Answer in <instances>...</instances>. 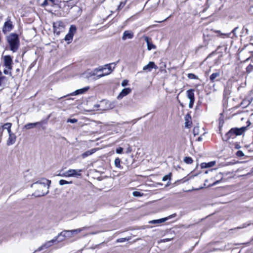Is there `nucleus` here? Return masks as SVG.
<instances>
[{
    "instance_id": "1",
    "label": "nucleus",
    "mask_w": 253,
    "mask_h": 253,
    "mask_svg": "<svg viewBox=\"0 0 253 253\" xmlns=\"http://www.w3.org/2000/svg\"><path fill=\"white\" fill-rule=\"evenodd\" d=\"M51 181L45 178L33 183L31 187L35 190L33 195L36 197H41L46 195L48 193V188Z\"/></svg>"
},
{
    "instance_id": "2",
    "label": "nucleus",
    "mask_w": 253,
    "mask_h": 253,
    "mask_svg": "<svg viewBox=\"0 0 253 253\" xmlns=\"http://www.w3.org/2000/svg\"><path fill=\"white\" fill-rule=\"evenodd\" d=\"M9 49L13 52L17 51L20 45L18 35L15 33H11L6 38Z\"/></svg>"
},
{
    "instance_id": "3",
    "label": "nucleus",
    "mask_w": 253,
    "mask_h": 253,
    "mask_svg": "<svg viewBox=\"0 0 253 253\" xmlns=\"http://www.w3.org/2000/svg\"><path fill=\"white\" fill-rule=\"evenodd\" d=\"M87 228V227H84L74 230H64L58 235L57 238H59L58 242H62L65 239L74 237L75 236L80 233L82 231L86 229Z\"/></svg>"
},
{
    "instance_id": "4",
    "label": "nucleus",
    "mask_w": 253,
    "mask_h": 253,
    "mask_svg": "<svg viewBox=\"0 0 253 253\" xmlns=\"http://www.w3.org/2000/svg\"><path fill=\"white\" fill-rule=\"evenodd\" d=\"M3 59V66L5 67L3 73L5 75H9L12 76L11 71L12 69L13 60L10 55H4L2 56Z\"/></svg>"
},
{
    "instance_id": "5",
    "label": "nucleus",
    "mask_w": 253,
    "mask_h": 253,
    "mask_svg": "<svg viewBox=\"0 0 253 253\" xmlns=\"http://www.w3.org/2000/svg\"><path fill=\"white\" fill-rule=\"evenodd\" d=\"M246 127H242L241 128H231L226 134L224 140L227 141L229 138H234L237 135H241L246 130Z\"/></svg>"
},
{
    "instance_id": "6",
    "label": "nucleus",
    "mask_w": 253,
    "mask_h": 253,
    "mask_svg": "<svg viewBox=\"0 0 253 253\" xmlns=\"http://www.w3.org/2000/svg\"><path fill=\"white\" fill-rule=\"evenodd\" d=\"M76 30L77 28L75 25H72L70 26L69 33L64 38L65 41L67 42L68 43H70L72 42Z\"/></svg>"
},
{
    "instance_id": "7",
    "label": "nucleus",
    "mask_w": 253,
    "mask_h": 253,
    "mask_svg": "<svg viewBox=\"0 0 253 253\" xmlns=\"http://www.w3.org/2000/svg\"><path fill=\"white\" fill-rule=\"evenodd\" d=\"M13 22L9 18H7L6 21L4 23L2 29V32L4 34H6L13 29Z\"/></svg>"
},
{
    "instance_id": "8",
    "label": "nucleus",
    "mask_w": 253,
    "mask_h": 253,
    "mask_svg": "<svg viewBox=\"0 0 253 253\" xmlns=\"http://www.w3.org/2000/svg\"><path fill=\"white\" fill-rule=\"evenodd\" d=\"M53 27L54 32L56 33L57 35H59L60 33L64 29V25L63 22L61 21H58L53 23Z\"/></svg>"
},
{
    "instance_id": "9",
    "label": "nucleus",
    "mask_w": 253,
    "mask_h": 253,
    "mask_svg": "<svg viewBox=\"0 0 253 253\" xmlns=\"http://www.w3.org/2000/svg\"><path fill=\"white\" fill-rule=\"evenodd\" d=\"M115 65H116V64L114 63L109 64H106L105 65V67H107L108 72H106L104 73H102V74L97 75V78L99 79L102 77L109 75L113 71V69L115 68Z\"/></svg>"
},
{
    "instance_id": "10",
    "label": "nucleus",
    "mask_w": 253,
    "mask_h": 253,
    "mask_svg": "<svg viewBox=\"0 0 253 253\" xmlns=\"http://www.w3.org/2000/svg\"><path fill=\"white\" fill-rule=\"evenodd\" d=\"M187 95L190 100L188 106L190 108H192L195 101L194 89L188 90L187 91Z\"/></svg>"
},
{
    "instance_id": "11",
    "label": "nucleus",
    "mask_w": 253,
    "mask_h": 253,
    "mask_svg": "<svg viewBox=\"0 0 253 253\" xmlns=\"http://www.w3.org/2000/svg\"><path fill=\"white\" fill-rule=\"evenodd\" d=\"M103 105H105V107L101 108L102 110H109L114 108L115 105L114 103L108 101L103 100L101 101L99 106L103 107Z\"/></svg>"
},
{
    "instance_id": "12",
    "label": "nucleus",
    "mask_w": 253,
    "mask_h": 253,
    "mask_svg": "<svg viewBox=\"0 0 253 253\" xmlns=\"http://www.w3.org/2000/svg\"><path fill=\"white\" fill-rule=\"evenodd\" d=\"M152 69H158L157 66L152 61L149 62L147 65L144 66L143 68L144 71L149 72H151Z\"/></svg>"
},
{
    "instance_id": "13",
    "label": "nucleus",
    "mask_w": 253,
    "mask_h": 253,
    "mask_svg": "<svg viewBox=\"0 0 253 253\" xmlns=\"http://www.w3.org/2000/svg\"><path fill=\"white\" fill-rule=\"evenodd\" d=\"M82 169H70L68 170V173L70 177H78L81 175Z\"/></svg>"
},
{
    "instance_id": "14",
    "label": "nucleus",
    "mask_w": 253,
    "mask_h": 253,
    "mask_svg": "<svg viewBox=\"0 0 253 253\" xmlns=\"http://www.w3.org/2000/svg\"><path fill=\"white\" fill-rule=\"evenodd\" d=\"M8 135L9 137L7 140L6 144L8 146H10L13 144L15 142L16 136L15 134L12 133V132H11L10 133H8Z\"/></svg>"
},
{
    "instance_id": "15",
    "label": "nucleus",
    "mask_w": 253,
    "mask_h": 253,
    "mask_svg": "<svg viewBox=\"0 0 253 253\" xmlns=\"http://www.w3.org/2000/svg\"><path fill=\"white\" fill-rule=\"evenodd\" d=\"M131 91V89L130 88H125L123 89L122 91L118 95L117 98L122 99L124 96L129 94Z\"/></svg>"
},
{
    "instance_id": "16",
    "label": "nucleus",
    "mask_w": 253,
    "mask_h": 253,
    "mask_svg": "<svg viewBox=\"0 0 253 253\" xmlns=\"http://www.w3.org/2000/svg\"><path fill=\"white\" fill-rule=\"evenodd\" d=\"M238 29V27H236L232 31V32L231 33H227V34L222 33H221V32L220 31H215V32L216 33L220 34V37L221 38H224L223 36H225L227 38H229V37H230V35H231V33H233L234 34V35L236 36V35H235L236 32Z\"/></svg>"
},
{
    "instance_id": "17",
    "label": "nucleus",
    "mask_w": 253,
    "mask_h": 253,
    "mask_svg": "<svg viewBox=\"0 0 253 253\" xmlns=\"http://www.w3.org/2000/svg\"><path fill=\"white\" fill-rule=\"evenodd\" d=\"M133 37V34L131 31H125L122 37V39L123 40H126V39H131Z\"/></svg>"
},
{
    "instance_id": "18",
    "label": "nucleus",
    "mask_w": 253,
    "mask_h": 253,
    "mask_svg": "<svg viewBox=\"0 0 253 253\" xmlns=\"http://www.w3.org/2000/svg\"><path fill=\"white\" fill-rule=\"evenodd\" d=\"M214 181L211 186L215 185L218 183L223 179V174L221 172L218 173L215 177L212 178Z\"/></svg>"
},
{
    "instance_id": "19",
    "label": "nucleus",
    "mask_w": 253,
    "mask_h": 253,
    "mask_svg": "<svg viewBox=\"0 0 253 253\" xmlns=\"http://www.w3.org/2000/svg\"><path fill=\"white\" fill-rule=\"evenodd\" d=\"M59 240V238H57V236L55 237L52 240L46 242L45 243L43 244L45 249H47L50 247H51L54 243L57 242V243Z\"/></svg>"
},
{
    "instance_id": "20",
    "label": "nucleus",
    "mask_w": 253,
    "mask_h": 253,
    "mask_svg": "<svg viewBox=\"0 0 253 253\" xmlns=\"http://www.w3.org/2000/svg\"><path fill=\"white\" fill-rule=\"evenodd\" d=\"M96 150H97V149L93 148L91 150H88V151L83 153L82 154L81 157H82V158L84 159L86 157H87L92 155L94 153H95L96 151Z\"/></svg>"
},
{
    "instance_id": "21",
    "label": "nucleus",
    "mask_w": 253,
    "mask_h": 253,
    "mask_svg": "<svg viewBox=\"0 0 253 253\" xmlns=\"http://www.w3.org/2000/svg\"><path fill=\"white\" fill-rule=\"evenodd\" d=\"M215 164V161H211L209 163H203L201 164V168L202 169L207 168H211L214 166Z\"/></svg>"
},
{
    "instance_id": "22",
    "label": "nucleus",
    "mask_w": 253,
    "mask_h": 253,
    "mask_svg": "<svg viewBox=\"0 0 253 253\" xmlns=\"http://www.w3.org/2000/svg\"><path fill=\"white\" fill-rule=\"evenodd\" d=\"M89 89L88 87H85L81 89H78L74 92L72 94L73 95H76L78 94H81L84 93Z\"/></svg>"
},
{
    "instance_id": "23",
    "label": "nucleus",
    "mask_w": 253,
    "mask_h": 253,
    "mask_svg": "<svg viewBox=\"0 0 253 253\" xmlns=\"http://www.w3.org/2000/svg\"><path fill=\"white\" fill-rule=\"evenodd\" d=\"M220 76V73L219 71L213 73L210 76V80L211 82L213 83L216 81L215 79L219 77Z\"/></svg>"
},
{
    "instance_id": "24",
    "label": "nucleus",
    "mask_w": 253,
    "mask_h": 253,
    "mask_svg": "<svg viewBox=\"0 0 253 253\" xmlns=\"http://www.w3.org/2000/svg\"><path fill=\"white\" fill-rule=\"evenodd\" d=\"M41 122H36L35 123H28L24 126V128L27 129H29L35 127L37 125L41 124Z\"/></svg>"
},
{
    "instance_id": "25",
    "label": "nucleus",
    "mask_w": 253,
    "mask_h": 253,
    "mask_svg": "<svg viewBox=\"0 0 253 253\" xmlns=\"http://www.w3.org/2000/svg\"><path fill=\"white\" fill-rule=\"evenodd\" d=\"M168 219L167 218H163L159 219L153 220L149 222V223L151 224H159L166 221Z\"/></svg>"
},
{
    "instance_id": "26",
    "label": "nucleus",
    "mask_w": 253,
    "mask_h": 253,
    "mask_svg": "<svg viewBox=\"0 0 253 253\" xmlns=\"http://www.w3.org/2000/svg\"><path fill=\"white\" fill-rule=\"evenodd\" d=\"M11 126H12L11 123H7L4 124L2 126V127L3 129H7L8 133H10L11 132Z\"/></svg>"
},
{
    "instance_id": "27",
    "label": "nucleus",
    "mask_w": 253,
    "mask_h": 253,
    "mask_svg": "<svg viewBox=\"0 0 253 253\" xmlns=\"http://www.w3.org/2000/svg\"><path fill=\"white\" fill-rule=\"evenodd\" d=\"M184 162L187 164H191L193 163V160L191 157H186L184 159Z\"/></svg>"
},
{
    "instance_id": "28",
    "label": "nucleus",
    "mask_w": 253,
    "mask_h": 253,
    "mask_svg": "<svg viewBox=\"0 0 253 253\" xmlns=\"http://www.w3.org/2000/svg\"><path fill=\"white\" fill-rule=\"evenodd\" d=\"M7 81V79L4 76L0 77V86L3 85L4 84L5 82Z\"/></svg>"
},
{
    "instance_id": "29",
    "label": "nucleus",
    "mask_w": 253,
    "mask_h": 253,
    "mask_svg": "<svg viewBox=\"0 0 253 253\" xmlns=\"http://www.w3.org/2000/svg\"><path fill=\"white\" fill-rule=\"evenodd\" d=\"M115 165L117 168L121 167V160L119 158H117L115 159L114 161Z\"/></svg>"
},
{
    "instance_id": "30",
    "label": "nucleus",
    "mask_w": 253,
    "mask_h": 253,
    "mask_svg": "<svg viewBox=\"0 0 253 253\" xmlns=\"http://www.w3.org/2000/svg\"><path fill=\"white\" fill-rule=\"evenodd\" d=\"M106 70H107V67H105L104 65L103 67L101 66L98 67V68H96L95 69H94V72L97 73V72H101Z\"/></svg>"
},
{
    "instance_id": "31",
    "label": "nucleus",
    "mask_w": 253,
    "mask_h": 253,
    "mask_svg": "<svg viewBox=\"0 0 253 253\" xmlns=\"http://www.w3.org/2000/svg\"><path fill=\"white\" fill-rule=\"evenodd\" d=\"M59 183L60 185H63L65 184H71L72 181H67L65 180L61 179L59 181Z\"/></svg>"
},
{
    "instance_id": "32",
    "label": "nucleus",
    "mask_w": 253,
    "mask_h": 253,
    "mask_svg": "<svg viewBox=\"0 0 253 253\" xmlns=\"http://www.w3.org/2000/svg\"><path fill=\"white\" fill-rule=\"evenodd\" d=\"M189 117V116L188 115H187L185 117V126L187 127H189L190 126H191V123H190V122L188 121V118Z\"/></svg>"
},
{
    "instance_id": "33",
    "label": "nucleus",
    "mask_w": 253,
    "mask_h": 253,
    "mask_svg": "<svg viewBox=\"0 0 253 253\" xmlns=\"http://www.w3.org/2000/svg\"><path fill=\"white\" fill-rule=\"evenodd\" d=\"M57 176L61 177H70L68 170L63 173L60 172L58 174H57Z\"/></svg>"
},
{
    "instance_id": "34",
    "label": "nucleus",
    "mask_w": 253,
    "mask_h": 253,
    "mask_svg": "<svg viewBox=\"0 0 253 253\" xmlns=\"http://www.w3.org/2000/svg\"><path fill=\"white\" fill-rule=\"evenodd\" d=\"M187 77L190 79H198V76H196L194 74L189 73L188 74Z\"/></svg>"
},
{
    "instance_id": "35",
    "label": "nucleus",
    "mask_w": 253,
    "mask_h": 253,
    "mask_svg": "<svg viewBox=\"0 0 253 253\" xmlns=\"http://www.w3.org/2000/svg\"><path fill=\"white\" fill-rule=\"evenodd\" d=\"M130 239V238H120V239H118L117 240V242H119V243H121V242H124L125 241H128Z\"/></svg>"
},
{
    "instance_id": "36",
    "label": "nucleus",
    "mask_w": 253,
    "mask_h": 253,
    "mask_svg": "<svg viewBox=\"0 0 253 253\" xmlns=\"http://www.w3.org/2000/svg\"><path fill=\"white\" fill-rule=\"evenodd\" d=\"M156 48V46L153 44L151 42H150L148 45H147V49L149 50H151L152 49H155Z\"/></svg>"
},
{
    "instance_id": "37",
    "label": "nucleus",
    "mask_w": 253,
    "mask_h": 253,
    "mask_svg": "<svg viewBox=\"0 0 253 253\" xmlns=\"http://www.w3.org/2000/svg\"><path fill=\"white\" fill-rule=\"evenodd\" d=\"M132 195L134 197H140L143 195V194L138 191H134L132 193Z\"/></svg>"
},
{
    "instance_id": "38",
    "label": "nucleus",
    "mask_w": 253,
    "mask_h": 253,
    "mask_svg": "<svg viewBox=\"0 0 253 253\" xmlns=\"http://www.w3.org/2000/svg\"><path fill=\"white\" fill-rule=\"evenodd\" d=\"M50 5L53 6L54 5L56 4L58 2L57 0H49Z\"/></svg>"
},
{
    "instance_id": "39",
    "label": "nucleus",
    "mask_w": 253,
    "mask_h": 253,
    "mask_svg": "<svg viewBox=\"0 0 253 253\" xmlns=\"http://www.w3.org/2000/svg\"><path fill=\"white\" fill-rule=\"evenodd\" d=\"M198 130H199V127H194L193 128V134H194V135H198L199 134Z\"/></svg>"
},
{
    "instance_id": "40",
    "label": "nucleus",
    "mask_w": 253,
    "mask_h": 253,
    "mask_svg": "<svg viewBox=\"0 0 253 253\" xmlns=\"http://www.w3.org/2000/svg\"><path fill=\"white\" fill-rule=\"evenodd\" d=\"M44 247L43 246V244L40 246V247H39L35 251L34 253H37V252H40L42 250L44 249Z\"/></svg>"
},
{
    "instance_id": "41",
    "label": "nucleus",
    "mask_w": 253,
    "mask_h": 253,
    "mask_svg": "<svg viewBox=\"0 0 253 253\" xmlns=\"http://www.w3.org/2000/svg\"><path fill=\"white\" fill-rule=\"evenodd\" d=\"M49 4L50 3L48 0H44L43 2L41 4V6H45Z\"/></svg>"
},
{
    "instance_id": "42",
    "label": "nucleus",
    "mask_w": 253,
    "mask_h": 253,
    "mask_svg": "<svg viewBox=\"0 0 253 253\" xmlns=\"http://www.w3.org/2000/svg\"><path fill=\"white\" fill-rule=\"evenodd\" d=\"M78 120L76 119H68L67 122L68 123H77Z\"/></svg>"
},
{
    "instance_id": "43",
    "label": "nucleus",
    "mask_w": 253,
    "mask_h": 253,
    "mask_svg": "<svg viewBox=\"0 0 253 253\" xmlns=\"http://www.w3.org/2000/svg\"><path fill=\"white\" fill-rule=\"evenodd\" d=\"M168 179H170V175L169 174H167V175H165L163 177L162 180L164 181H165Z\"/></svg>"
},
{
    "instance_id": "44",
    "label": "nucleus",
    "mask_w": 253,
    "mask_h": 253,
    "mask_svg": "<svg viewBox=\"0 0 253 253\" xmlns=\"http://www.w3.org/2000/svg\"><path fill=\"white\" fill-rule=\"evenodd\" d=\"M123 151V149L122 147H119L116 149V153L118 154H121Z\"/></svg>"
},
{
    "instance_id": "45",
    "label": "nucleus",
    "mask_w": 253,
    "mask_h": 253,
    "mask_svg": "<svg viewBox=\"0 0 253 253\" xmlns=\"http://www.w3.org/2000/svg\"><path fill=\"white\" fill-rule=\"evenodd\" d=\"M127 84H128V81L126 80H125L122 82L121 85L123 86H125Z\"/></svg>"
},
{
    "instance_id": "46",
    "label": "nucleus",
    "mask_w": 253,
    "mask_h": 253,
    "mask_svg": "<svg viewBox=\"0 0 253 253\" xmlns=\"http://www.w3.org/2000/svg\"><path fill=\"white\" fill-rule=\"evenodd\" d=\"M172 239V238H166V239H164L161 240L160 241V242L165 243V242H169V241H170Z\"/></svg>"
},
{
    "instance_id": "47",
    "label": "nucleus",
    "mask_w": 253,
    "mask_h": 253,
    "mask_svg": "<svg viewBox=\"0 0 253 253\" xmlns=\"http://www.w3.org/2000/svg\"><path fill=\"white\" fill-rule=\"evenodd\" d=\"M144 40L147 42V44L148 45L150 42V38L147 36L144 37Z\"/></svg>"
},
{
    "instance_id": "48",
    "label": "nucleus",
    "mask_w": 253,
    "mask_h": 253,
    "mask_svg": "<svg viewBox=\"0 0 253 253\" xmlns=\"http://www.w3.org/2000/svg\"><path fill=\"white\" fill-rule=\"evenodd\" d=\"M249 11L250 13V14H253V4L250 6L249 9Z\"/></svg>"
},
{
    "instance_id": "49",
    "label": "nucleus",
    "mask_w": 253,
    "mask_h": 253,
    "mask_svg": "<svg viewBox=\"0 0 253 253\" xmlns=\"http://www.w3.org/2000/svg\"><path fill=\"white\" fill-rule=\"evenodd\" d=\"M96 74V73L94 72V70L93 72H91L89 73V76H95Z\"/></svg>"
},
{
    "instance_id": "50",
    "label": "nucleus",
    "mask_w": 253,
    "mask_h": 253,
    "mask_svg": "<svg viewBox=\"0 0 253 253\" xmlns=\"http://www.w3.org/2000/svg\"><path fill=\"white\" fill-rule=\"evenodd\" d=\"M237 154L239 156H244V154H243V153L242 151H238L237 152Z\"/></svg>"
},
{
    "instance_id": "51",
    "label": "nucleus",
    "mask_w": 253,
    "mask_h": 253,
    "mask_svg": "<svg viewBox=\"0 0 253 253\" xmlns=\"http://www.w3.org/2000/svg\"><path fill=\"white\" fill-rule=\"evenodd\" d=\"M248 225H246L245 224H244L243 226L238 227H237L236 228H237V229H242V228H243L246 227Z\"/></svg>"
},
{
    "instance_id": "52",
    "label": "nucleus",
    "mask_w": 253,
    "mask_h": 253,
    "mask_svg": "<svg viewBox=\"0 0 253 253\" xmlns=\"http://www.w3.org/2000/svg\"><path fill=\"white\" fill-rule=\"evenodd\" d=\"M170 16H169V17H167V18H166L165 19H164V20L163 21H158L157 22H159V23H161L163 21H165L166 20H167L168 19H169V18L170 17Z\"/></svg>"
},
{
    "instance_id": "53",
    "label": "nucleus",
    "mask_w": 253,
    "mask_h": 253,
    "mask_svg": "<svg viewBox=\"0 0 253 253\" xmlns=\"http://www.w3.org/2000/svg\"><path fill=\"white\" fill-rule=\"evenodd\" d=\"M125 3H123V2H121L120 4V6L119 7H121V6H124L125 5Z\"/></svg>"
},
{
    "instance_id": "54",
    "label": "nucleus",
    "mask_w": 253,
    "mask_h": 253,
    "mask_svg": "<svg viewBox=\"0 0 253 253\" xmlns=\"http://www.w3.org/2000/svg\"><path fill=\"white\" fill-rule=\"evenodd\" d=\"M202 140V137L201 136H200L198 138V141H201Z\"/></svg>"
},
{
    "instance_id": "55",
    "label": "nucleus",
    "mask_w": 253,
    "mask_h": 253,
    "mask_svg": "<svg viewBox=\"0 0 253 253\" xmlns=\"http://www.w3.org/2000/svg\"><path fill=\"white\" fill-rule=\"evenodd\" d=\"M131 151V149L130 148H128L127 150V153H129Z\"/></svg>"
},
{
    "instance_id": "56",
    "label": "nucleus",
    "mask_w": 253,
    "mask_h": 253,
    "mask_svg": "<svg viewBox=\"0 0 253 253\" xmlns=\"http://www.w3.org/2000/svg\"><path fill=\"white\" fill-rule=\"evenodd\" d=\"M249 69V66L247 67V71H248Z\"/></svg>"
},
{
    "instance_id": "57",
    "label": "nucleus",
    "mask_w": 253,
    "mask_h": 253,
    "mask_svg": "<svg viewBox=\"0 0 253 253\" xmlns=\"http://www.w3.org/2000/svg\"><path fill=\"white\" fill-rule=\"evenodd\" d=\"M98 233V232H96V233H91V234H96V233Z\"/></svg>"
},
{
    "instance_id": "58",
    "label": "nucleus",
    "mask_w": 253,
    "mask_h": 253,
    "mask_svg": "<svg viewBox=\"0 0 253 253\" xmlns=\"http://www.w3.org/2000/svg\"><path fill=\"white\" fill-rule=\"evenodd\" d=\"M237 149H238L239 147H238V146H237Z\"/></svg>"
},
{
    "instance_id": "59",
    "label": "nucleus",
    "mask_w": 253,
    "mask_h": 253,
    "mask_svg": "<svg viewBox=\"0 0 253 253\" xmlns=\"http://www.w3.org/2000/svg\"><path fill=\"white\" fill-rule=\"evenodd\" d=\"M237 149H238L239 147H238V146H237Z\"/></svg>"
},
{
    "instance_id": "60",
    "label": "nucleus",
    "mask_w": 253,
    "mask_h": 253,
    "mask_svg": "<svg viewBox=\"0 0 253 253\" xmlns=\"http://www.w3.org/2000/svg\"><path fill=\"white\" fill-rule=\"evenodd\" d=\"M1 71H0V75H1Z\"/></svg>"
}]
</instances>
